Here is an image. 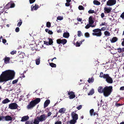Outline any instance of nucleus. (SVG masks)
I'll list each match as a JSON object with an SVG mask.
<instances>
[{"label": "nucleus", "mask_w": 124, "mask_h": 124, "mask_svg": "<svg viewBox=\"0 0 124 124\" xmlns=\"http://www.w3.org/2000/svg\"><path fill=\"white\" fill-rule=\"evenodd\" d=\"M15 75L13 70H8L3 72L0 76V83L6 82L12 79Z\"/></svg>", "instance_id": "nucleus-1"}, {"label": "nucleus", "mask_w": 124, "mask_h": 124, "mask_svg": "<svg viewBox=\"0 0 124 124\" xmlns=\"http://www.w3.org/2000/svg\"><path fill=\"white\" fill-rule=\"evenodd\" d=\"M103 95L105 97H107L110 95L113 90V87L111 86H106L104 88Z\"/></svg>", "instance_id": "nucleus-2"}, {"label": "nucleus", "mask_w": 124, "mask_h": 124, "mask_svg": "<svg viewBox=\"0 0 124 124\" xmlns=\"http://www.w3.org/2000/svg\"><path fill=\"white\" fill-rule=\"evenodd\" d=\"M38 103H39V98H37L31 101L27 106V108L28 109H31Z\"/></svg>", "instance_id": "nucleus-3"}, {"label": "nucleus", "mask_w": 124, "mask_h": 124, "mask_svg": "<svg viewBox=\"0 0 124 124\" xmlns=\"http://www.w3.org/2000/svg\"><path fill=\"white\" fill-rule=\"evenodd\" d=\"M93 32L92 35L93 36H96L97 37H100L102 34L101 32V31L100 29L99 28L95 29L93 30Z\"/></svg>", "instance_id": "nucleus-4"}, {"label": "nucleus", "mask_w": 124, "mask_h": 124, "mask_svg": "<svg viewBox=\"0 0 124 124\" xmlns=\"http://www.w3.org/2000/svg\"><path fill=\"white\" fill-rule=\"evenodd\" d=\"M105 79V81L108 83L112 84L113 82V80L112 78L108 74H106L104 78H103Z\"/></svg>", "instance_id": "nucleus-5"}, {"label": "nucleus", "mask_w": 124, "mask_h": 124, "mask_svg": "<svg viewBox=\"0 0 124 124\" xmlns=\"http://www.w3.org/2000/svg\"><path fill=\"white\" fill-rule=\"evenodd\" d=\"M18 106L15 103H11L9 105L8 108L11 109H15L17 108Z\"/></svg>", "instance_id": "nucleus-6"}, {"label": "nucleus", "mask_w": 124, "mask_h": 124, "mask_svg": "<svg viewBox=\"0 0 124 124\" xmlns=\"http://www.w3.org/2000/svg\"><path fill=\"white\" fill-rule=\"evenodd\" d=\"M15 6V4L14 3H12L10 2H8L5 7V9H8L10 8H14Z\"/></svg>", "instance_id": "nucleus-7"}, {"label": "nucleus", "mask_w": 124, "mask_h": 124, "mask_svg": "<svg viewBox=\"0 0 124 124\" xmlns=\"http://www.w3.org/2000/svg\"><path fill=\"white\" fill-rule=\"evenodd\" d=\"M67 40L65 39H57L56 40L57 43L58 44H62L64 45L67 42Z\"/></svg>", "instance_id": "nucleus-8"}, {"label": "nucleus", "mask_w": 124, "mask_h": 124, "mask_svg": "<svg viewBox=\"0 0 124 124\" xmlns=\"http://www.w3.org/2000/svg\"><path fill=\"white\" fill-rule=\"evenodd\" d=\"M116 2V0H108L107 2V4L108 6H111L115 4Z\"/></svg>", "instance_id": "nucleus-9"}, {"label": "nucleus", "mask_w": 124, "mask_h": 124, "mask_svg": "<svg viewBox=\"0 0 124 124\" xmlns=\"http://www.w3.org/2000/svg\"><path fill=\"white\" fill-rule=\"evenodd\" d=\"M71 116L72 117L73 119L77 121V120L78 119V115L74 112H73L71 114Z\"/></svg>", "instance_id": "nucleus-10"}, {"label": "nucleus", "mask_w": 124, "mask_h": 124, "mask_svg": "<svg viewBox=\"0 0 124 124\" xmlns=\"http://www.w3.org/2000/svg\"><path fill=\"white\" fill-rule=\"evenodd\" d=\"M47 117V116H46L45 114L41 115L39 116V122H42L45 120Z\"/></svg>", "instance_id": "nucleus-11"}, {"label": "nucleus", "mask_w": 124, "mask_h": 124, "mask_svg": "<svg viewBox=\"0 0 124 124\" xmlns=\"http://www.w3.org/2000/svg\"><path fill=\"white\" fill-rule=\"evenodd\" d=\"M74 94V93L72 91L68 92V94L70 95L69 96V97L70 99H73L75 97V95Z\"/></svg>", "instance_id": "nucleus-12"}, {"label": "nucleus", "mask_w": 124, "mask_h": 124, "mask_svg": "<svg viewBox=\"0 0 124 124\" xmlns=\"http://www.w3.org/2000/svg\"><path fill=\"white\" fill-rule=\"evenodd\" d=\"M25 55V54L24 53L21 52V53L19 54L18 56H17V58L18 59H20L19 61H20L21 59L24 58Z\"/></svg>", "instance_id": "nucleus-13"}, {"label": "nucleus", "mask_w": 124, "mask_h": 124, "mask_svg": "<svg viewBox=\"0 0 124 124\" xmlns=\"http://www.w3.org/2000/svg\"><path fill=\"white\" fill-rule=\"evenodd\" d=\"M112 10V8L111 7H109V8L105 7L104 8V12L105 14H109Z\"/></svg>", "instance_id": "nucleus-14"}, {"label": "nucleus", "mask_w": 124, "mask_h": 124, "mask_svg": "<svg viewBox=\"0 0 124 124\" xmlns=\"http://www.w3.org/2000/svg\"><path fill=\"white\" fill-rule=\"evenodd\" d=\"M50 100L48 99L46 101L44 104V108H45L47 107L50 103Z\"/></svg>", "instance_id": "nucleus-15"}, {"label": "nucleus", "mask_w": 124, "mask_h": 124, "mask_svg": "<svg viewBox=\"0 0 124 124\" xmlns=\"http://www.w3.org/2000/svg\"><path fill=\"white\" fill-rule=\"evenodd\" d=\"M90 113L91 116H95L96 114L98 115L97 114H96V112H94V110L93 109H91L90 110Z\"/></svg>", "instance_id": "nucleus-16"}, {"label": "nucleus", "mask_w": 124, "mask_h": 124, "mask_svg": "<svg viewBox=\"0 0 124 124\" xmlns=\"http://www.w3.org/2000/svg\"><path fill=\"white\" fill-rule=\"evenodd\" d=\"M12 118L10 116H5V120L6 121H11L12 120Z\"/></svg>", "instance_id": "nucleus-17"}, {"label": "nucleus", "mask_w": 124, "mask_h": 124, "mask_svg": "<svg viewBox=\"0 0 124 124\" xmlns=\"http://www.w3.org/2000/svg\"><path fill=\"white\" fill-rule=\"evenodd\" d=\"M104 88L102 86H99L98 88V91L100 93H102L104 92Z\"/></svg>", "instance_id": "nucleus-18"}, {"label": "nucleus", "mask_w": 124, "mask_h": 124, "mask_svg": "<svg viewBox=\"0 0 124 124\" xmlns=\"http://www.w3.org/2000/svg\"><path fill=\"white\" fill-rule=\"evenodd\" d=\"M29 118V117L28 116H25L22 117L21 121L24 122L28 120Z\"/></svg>", "instance_id": "nucleus-19"}, {"label": "nucleus", "mask_w": 124, "mask_h": 124, "mask_svg": "<svg viewBox=\"0 0 124 124\" xmlns=\"http://www.w3.org/2000/svg\"><path fill=\"white\" fill-rule=\"evenodd\" d=\"M89 23L90 24H93L94 23V21L92 16H90L89 18Z\"/></svg>", "instance_id": "nucleus-20"}, {"label": "nucleus", "mask_w": 124, "mask_h": 124, "mask_svg": "<svg viewBox=\"0 0 124 124\" xmlns=\"http://www.w3.org/2000/svg\"><path fill=\"white\" fill-rule=\"evenodd\" d=\"M118 39L116 37H114L112 39H110V41L112 43H114L117 41Z\"/></svg>", "instance_id": "nucleus-21"}, {"label": "nucleus", "mask_w": 124, "mask_h": 124, "mask_svg": "<svg viewBox=\"0 0 124 124\" xmlns=\"http://www.w3.org/2000/svg\"><path fill=\"white\" fill-rule=\"evenodd\" d=\"M10 60V57H6L4 59V63L5 64L9 63Z\"/></svg>", "instance_id": "nucleus-22"}, {"label": "nucleus", "mask_w": 124, "mask_h": 124, "mask_svg": "<svg viewBox=\"0 0 124 124\" xmlns=\"http://www.w3.org/2000/svg\"><path fill=\"white\" fill-rule=\"evenodd\" d=\"M66 109L64 108H61L59 111V112L60 113H65Z\"/></svg>", "instance_id": "nucleus-23"}, {"label": "nucleus", "mask_w": 124, "mask_h": 124, "mask_svg": "<svg viewBox=\"0 0 124 124\" xmlns=\"http://www.w3.org/2000/svg\"><path fill=\"white\" fill-rule=\"evenodd\" d=\"M69 33L68 32H65L63 34V37L65 38H68L69 37Z\"/></svg>", "instance_id": "nucleus-24"}, {"label": "nucleus", "mask_w": 124, "mask_h": 124, "mask_svg": "<svg viewBox=\"0 0 124 124\" xmlns=\"http://www.w3.org/2000/svg\"><path fill=\"white\" fill-rule=\"evenodd\" d=\"M39 8V6L38 5H36V4H35V6H33L32 7V6L31 7V10L33 11V10H36L38 9Z\"/></svg>", "instance_id": "nucleus-25"}, {"label": "nucleus", "mask_w": 124, "mask_h": 124, "mask_svg": "<svg viewBox=\"0 0 124 124\" xmlns=\"http://www.w3.org/2000/svg\"><path fill=\"white\" fill-rule=\"evenodd\" d=\"M10 101L8 99L6 98L4 100L2 101V102L3 104H6L9 102Z\"/></svg>", "instance_id": "nucleus-26"}, {"label": "nucleus", "mask_w": 124, "mask_h": 124, "mask_svg": "<svg viewBox=\"0 0 124 124\" xmlns=\"http://www.w3.org/2000/svg\"><path fill=\"white\" fill-rule=\"evenodd\" d=\"M48 39L49 40L48 42L49 45H51L53 43V41L52 39L49 38H48Z\"/></svg>", "instance_id": "nucleus-27"}, {"label": "nucleus", "mask_w": 124, "mask_h": 124, "mask_svg": "<svg viewBox=\"0 0 124 124\" xmlns=\"http://www.w3.org/2000/svg\"><path fill=\"white\" fill-rule=\"evenodd\" d=\"M94 81V79L93 77H92L91 78H89L87 81L89 83H90L91 82H93Z\"/></svg>", "instance_id": "nucleus-28"}, {"label": "nucleus", "mask_w": 124, "mask_h": 124, "mask_svg": "<svg viewBox=\"0 0 124 124\" xmlns=\"http://www.w3.org/2000/svg\"><path fill=\"white\" fill-rule=\"evenodd\" d=\"M37 120L35 119L34 120V123L35 124H39V117L38 116H37Z\"/></svg>", "instance_id": "nucleus-29"}, {"label": "nucleus", "mask_w": 124, "mask_h": 124, "mask_svg": "<svg viewBox=\"0 0 124 124\" xmlns=\"http://www.w3.org/2000/svg\"><path fill=\"white\" fill-rule=\"evenodd\" d=\"M104 34L105 36L107 37L110 35V33L107 31H104Z\"/></svg>", "instance_id": "nucleus-30"}, {"label": "nucleus", "mask_w": 124, "mask_h": 124, "mask_svg": "<svg viewBox=\"0 0 124 124\" xmlns=\"http://www.w3.org/2000/svg\"><path fill=\"white\" fill-rule=\"evenodd\" d=\"M93 3L94 4L97 5L100 4V2L97 0H94L93 1Z\"/></svg>", "instance_id": "nucleus-31"}, {"label": "nucleus", "mask_w": 124, "mask_h": 124, "mask_svg": "<svg viewBox=\"0 0 124 124\" xmlns=\"http://www.w3.org/2000/svg\"><path fill=\"white\" fill-rule=\"evenodd\" d=\"M49 65L52 67H56V65L55 64L53 63H49Z\"/></svg>", "instance_id": "nucleus-32"}, {"label": "nucleus", "mask_w": 124, "mask_h": 124, "mask_svg": "<svg viewBox=\"0 0 124 124\" xmlns=\"http://www.w3.org/2000/svg\"><path fill=\"white\" fill-rule=\"evenodd\" d=\"M69 121L70 124H75L77 122V121H76L73 119L70 120Z\"/></svg>", "instance_id": "nucleus-33"}, {"label": "nucleus", "mask_w": 124, "mask_h": 124, "mask_svg": "<svg viewBox=\"0 0 124 124\" xmlns=\"http://www.w3.org/2000/svg\"><path fill=\"white\" fill-rule=\"evenodd\" d=\"M106 74H103L102 72H101L100 73L99 77L101 78H104V76H105Z\"/></svg>", "instance_id": "nucleus-34"}, {"label": "nucleus", "mask_w": 124, "mask_h": 124, "mask_svg": "<svg viewBox=\"0 0 124 124\" xmlns=\"http://www.w3.org/2000/svg\"><path fill=\"white\" fill-rule=\"evenodd\" d=\"M94 93V90L93 89L90 90L88 94V95H92Z\"/></svg>", "instance_id": "nucleus-35"}, {"label": "nucleus", "mask_w": 124, "mask_h": 124, "mask_svg": "<svg viewBox=\"0 0 124 124\" xmlns=\"http://www.w3.org/2000/svg\"><path fill=\"white\" fill-rule=\"evenodd\" d=\"M5 116H0V121L2 120L4 121L5 120Z\"/></svg>", "instance_id": "nucleus-36"}, {"label": "nucleus", "mask_w": 124, "mask_h": 124, "mask_svg": "<svg viewBox=\"0 0 124 124\" xmlns=\"http://www.w3.org/2000/svg\"><path fill=\"white\" fill-rule=\"evenodd\" d=\"M22 20L20 19L19 22L17 24V26L20 27L22 24Z\"/></svg>", "instance_id": "nucleus-37"}, {"label": "nucleus", "mask_w": 124, "mask_h": 124, "mask_svg": "<svg viewBox=\"0 0 124 124\" xmlns=\"http://www.w3.org/2000/svg\"><path fill=\"white\" fill-rule=\"evenodd\" d=\"M78 37H80L81 35H82V33L80 31H78Z\"/></svg>", "instance_id": "nucleus-38"}, {"label": "nucleus", "mask_w": 124, "mask_h": 124, "mask_svg": "<svg viewBox=\"0 0 124 124\" xmlns=\"http://www.w3.org/2000/svg\"><path fill=\"white\" fill-rule=\"evenodd\" d=\"M78 9L79 10H84V7L80 5L78 7Z\"/></svg>", "instance_id": "nucleus-39"}, {"label": "nucleus", "mask_w": 124, "mask_h": 124, "mask_svg": "<svg viewBox=\"0 0 124 124\" xmlns=\"http://www.w3.org/2000/svg\"><path fill=\"white\" fill-rule=\"evenodd\" d=\"M51 26V23L49 22H47L46 23V26L47 27L49 28Z\"/></svg>", "instance_id": "nucleus-40"}, {"label": "nucleus", "mask_w": 124, "mask_h": 124, "mask_svg": "<svg viewBox=\"0 0 124 124\" xmlns=\"http://www.w3.org/2000/svg\"><path fill=\"white\" fill-rule=\"evenodd\" d=\"M85 36L86 37L88 38L89 37L90 34L88 32H86L85 33Z\"/></svg>", "instance_id": "nucleus-41"}, {"label": "nucleus", "mask_w": 124, "mask_h": 124, "mask_svg": "<svg viewBox=\"0 0 124 124\" xmlns=\"http://www.w3.org/2000/svg\"><path fill=\"white\" fill-rule=\"evenodd\" d=\"M88 12L89 14H93L94 13V11L93 10L90 9L88 11Z\"/></svg>", "instance_id": "nucleus-42"}, {"label": "nucleus", "mask_w": 124, "mask_h": 124, "mask_svg": "<svg viewBox=\"0 0 124 124\" xmlns=\"http://www.w3.org/2000/svg\"><path fill=\"white\" fill-rule=\"evenodd\" d=\"M90 24H87L85 26V28L86 29L89 28L90 27Z\"/></svg>", "instance_id": "nucleus-43"}, {"label": "nucleus", "mask_w": 124, "mask_h": 124, "mask_svg": "<svg viewBox=\"0 0 124 124\" xmlns=\"http://www.w3.org/2000/svg\"><path fill=\"white\" fill-rule=\"evenodd\" d=\"M57 19L59 20H62L63 19V18L62 17L60 16H58L57 18Z\"/></svg>", "instance_id": "nucleus-44"}, {"label": "nucleus", "mask_w": 124, "mask_h": 124, "mask_svg": "<svg viewBox=\"0 0 124 124\" xmlns=\"http://www.w3.org/2000/svg\"><path fill=\"white\" fill-rule=\"evenodd\" d=\"M120 17L123 19H124V12L121 14L120 16Z\"/></svg>", "instance_id": "nucleus-45"}, {"label": "nucleus", "mask_w": 124, "mask_h": 124, "mask_svg": "<svg viewBox=\"0 0 124 124\" xmlns=\"http://www.w3.org/2000/svg\"><path fill=\"white\" fill-rule=\"evenodd\" d=\"M106 27H102L100 29V30H101V31H104L106 30Z\"/></svg>", "instance_id": "nucleus-46"}, {"label": "nucleus", "mask_w": 124, "mask_h": 124, "mask_svg": "<svg viewBox=\"0 0 124 124\" xmlns=\"http://www.w3.org/2000/svg\"><path fill=\"white\" fill-rule=\"evenodd\" d=\"M18 81V79H16L13 81H12V84H16L17 82Z\"/></svg>", "instance_id": "nucleus-47"}, {"label": "nucleus", "mask_w": 124, "mask_h": 124, "mask_svg": "<svg viewBox=\"0 0 124 124\" xmlns=\"http://www.w3.org/2000/svg\"><path fill=\"white\" fill-rule=\"evenodd\" d=\"M80 43L78 41L76 42V46L79 47L80 46Z\"/></svg>", "instance_id": "nucleus-48"}, {"label": "nucleus", "mask_w": 124, "mask_h": 124, "mask_svg": "<svg viewBox=\"0 0 124 124\" xmlns=\"http://www.w3.org/2000/svg\"><path fill=\"white\" fill-rule=\"evenodd\" d=\"M16 51H13L11 52L10 53L11 54H16Z\"/></svg>", "instance_id": "nucleus-49"}, {"label": "nucleus", "mask_w": 124, "mask_h": 124, "mask_svg": "<svg viewBox=\"0 0 124 124\" xmlns=\"http://www.w3.org/2000/svg\"><path fill=\"white\" fill-rule=\"evenodd\" d=\"M36 64L37 65H39V58H37L36 60Z\"/></svg>", "instance_id": "nucleus-50"}, {"label": "nucleus", "mask_w": 124, "mask_h": 124, "mask_svg": "<svg viewBox=\"0 0 124 124\" xmlns=\"http://www.w3.org/2000/svg\"><path fill=\"white\" fill-rule=\"evenodd\" d=\"M82 107V105H80L78 107H77V108L78 109V110H80V109H81Z\"/></svg>", "instance_id": "nucleus-51"}, {"label": "nucleus", "mask_w": 124, "mask_h": 124, "mask_svg": "<svg viewBox=\"0 0 124 124\" xmlns=\"http://www.w3.org/2000/svg\"><path fill=\"white\" fill-rule=\"evenodd\" d=\"M15 31L16 32H18L19 31V28L18 27H17L15 30Z\"/></svg>", "instance_id": "nucleus-52"}, {"label": "nucleus", "mask_w": 124, "mask_h": 124, "mask_svg": "<svg viewBox=\"0 0 124 124\" xmlns=\"http://www.w3.org/2000/svg\"><path fill=\"white\" fill-rule=\"evenodd\" d=\"M118 50V52L119 53H121L122 52L121 48H118L117 49Z\"/></svg>", "instance_id": "nucleus-53"}, {"label": "nucleus", "mask_w": 124, "mask_h": 124, "mask_svg": "<svg viewBox=\"0 0 124 124\" xmlns=\"http://www.w3.org/2000/svg\"><path fill=\"white\" fill-rule=\"evenodd\" d=\"M35 0H29L30 4H32L34 3L35 1Z\"/></svg>", "instance_id": "nucleus-54"}, {"label": "nucleus", "mask_w": 124, "mask_h": 124, "mask_svg": "<svg viewBox=\"0 0 124 124\" xmlns=\"http://www.w3.org/2000/svg\"><path fill=\"white\" fill-rule=\"evenodd\" d=\"M53 32L51 31L50 30H49L48 32V33L49 34L52 35L53 34Z\"/></svg>", "instance_id": "nucleus-55"}, {"label": "nucleus", "mask_w": 124, "mask_h": 124, "mask_svg": "<svg viewBox=\"0 0 124 124\" xmlns=\"http://www.w3.org/2000/svg\"><path fill=\"white\" fill-rule=\"evenodd\" d=\"M62 123L61 121H57L54 124H61Z\"/></svg>", "instance_id": "nucleus-56"}, {"label": "nucleus", "mask_w": 124, "mask_h": 124, "mask_svg": "<svg viewBox=\"0 0 124 124\" xmlns=\"http://www.w3.org/2000/svg\"><path fill=\"white\" fill-rule=\"evenodd\" d=\"M107 24L105 23V22H104V23H101V24L100 25H105L106 26L107 25Z\"/></svg>", "instance_id": "nucleus-57"}, {"label": "nucleus", "mask_w": 124, "mask_h": 124, "mask_svg": "<svg viewBox=\"0 0 124 124\" xmlns=\"http://www.w3.org/2000/svg\"><path fill=\"white\" fill-rule=\"evenodd\" d=\"M52 114V113L51 112H48L47 113V116L48 117L50 116Z\"/></svg>", "instance_id": "nucleus-58"}, {"label": "nucleus", "mask_w": 124, "mask_h": 124, "mask_svg": "<svg viewBox=\"0 0 124 124\" xmlns=\"http://www.w3.org/2000/svg\"><path fill=\"white\" fill-rule=\"evenodd\" d=\"M65 5L66 6H67V7H68L70 6V4L69 3L67 2H66V3H65Z\"/></svg>", "instance_id": "nucleus-59"}, {"label": "nucleus", "mask_w": 124, "mask_h": 124, "mask_svg": "<svg viewBox=\"0 0 124 124\" xmlns=\"http://www.w3.org/2000/svg\"><path fill=\"white\" fill-rule=\"evenodd\" d=\"M44 44H46L47 45H49L48 42H47L46 41H44Z\"/></svg>", "instance_id": "nucleus-60"}, {"label": "nucleus", "mask_w": 124, "mask_h": 124, "mask_svg": "<svg viewBox=\"0 0 124 124\" xmlns=\"http://www.w3.org/2000/svg\"><path fill=\"white\" fill-rule=\"evenodd\" d=\"M7 42V41L6 39H2V42L4 43L5 44Z\"/></svg>", "instance_id": "nucleus-61"}, {"label": "nucleus", "mask_w": 124, "mask_h": 124, "mask_svg": "<svg viewBox=\"0 0 124 124\" xmlns=\"http://www.w3.org/2000/svg\"><path fill=\"white\" fill-rule=\"evenodd\" d=\"M25 124H31V122L29 121H27L25 123Z\"/></svg>", "instance_id": "nucleus-62"}, {"label": "nucleus", "mask_w": 124, "mask_h": 124, "mask_svg": "<svg viewBox=\"0 0 124 124\" xmlns=\"http://www.w3.org/2000/svg\"><path fill=\"white\" fill-rule=\"evenodd\" d=\"M101 17L102 18H103L104 16V13H102L101 14Z\"/></svg>", "instance_id": "nucleus-63"}, {"label": "nucleus", "mask_w": 124, "mask_h": 124, "mask_svg": "<svg viewBox=\"0 0 124 124\" xmlns=\"http://www.w3.org/2000/svg\"><path fill=\"white\" fill-rule=\"evenodd\" d=\"M120 89L121 90H124V86H122L120 87Z\"/></svg>", "instance_id": "nucleus-64"}]
</instances>
